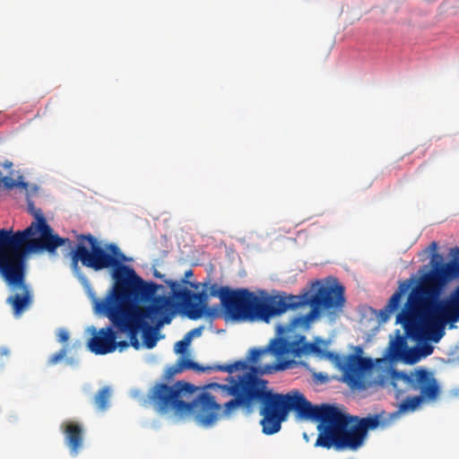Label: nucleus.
<instances>
[{
	"mask_svg": "<svg viewBox=\"0 0 459 459\" xmlns=\"http://www.w3.org/2000/svg\"><path fill=\"white\" fill-rule=\"evenodd\" d=\"M276 326L277 336L272 339L264 348L252 349L247 359L238 360L227 365H214L207 369L232 374L237 370L245 371L241 375L227 377L229 384L212 383L208 387L220 391L224 397L232 398L223 403L222 415L230 418L239 408L250 409L255 403L260 404V424L265 435H273L280 431L281 423L286 420L290 411H294L305 399L298 390L287 394L274 393L268 386V381L260 376L284 370L293 364L289 352L280 354L281 343H287L284 335L280 334Z\"/></svg>",
	"mask_w": 459,
	"mask_h": 459,
	"instance_id": "nucleus-1",
	"label": "nucleus"
},
{
	"mask_svg": "<svg viewBox=\"0 0 459 459\" xmlns=\"http://www.w3.org/2000/svg\"><path fill=\"white\" fill-rule=\"evenodd\" d=\"M454 259L447 264H437L432 272L425 273L396 316L406 335L417 342H437L445 334L446 325L459 319V315L444 300H439L442 289L459 278V247L451 249Z\"/></svg>",
	"mask_w": 459,
	"mask_h": 459,
	"instance_id": "nucleus-2",
	"label": "nucleus"
},
{
	"mask_svg": "<svg viewBox=\"0 0 459 459\" xmlns=\"http://www.w3.org/2000/svg\"><path fill=\"white\" fill-rule=\"evenodd\" d=\"M137 290L120 291L111 299L95 301L97 313L107 316L118 331L126 333L132 346L138 350L141 344L138 335L146 321L158 325L169 324L174 305L170 298L157 296L158 285L147 282L141 277Z\"/></svg>",
	"mask_w": 459,
	"mask_h": 459,
	"instance_id": "nucleus-3",
	"label": "nucleus"
},
{
	"mask_svg": "<svg viewBox=\"0 0 459 459\" xmlns=\"http://www.w3.org/2000/svg\"><path fill=\"white\" fill-rule=\"evenodd\" d=\"M77 241L72 252V264L74 267L81 262L82 266L95 272L111 269L114 283L103 299H114L120 291L137 290L140 276L133 267L125 264L129 258L116 244L111 243L102 247L91 234H81Z\"/></svg>",
	"mask_w": 459,
	"mask_h": 459,
	"instance_id": "nucleus-4",
	"label": "nucleus"
},
{
	"mask_svg": "<svg viewBox=\"0 0 459 459\" xmlns=\"http://www.w3.org/2000/svg\"><path fill=\"white\" fill-rule=\"evenodd\" d=\"M294 411L301 419L319 422V433L315 446L356 451L364 444L366 438L358 425L355 423L350 426L352 417L342 412L333 405H313L305 399Z\"/></svg>",
	"mask_w": 459,
	"mask_h": 459,
	"instance_id": "nucleus-5",
	"label": "nucleus"
},
{
	"mask_svg": "<svg viewBox=\"0 0 459 459\" xmlns=\"http://www.w3.org/2000/svg\"><path fill=\"white\" fill-rule=\"evenodd\" d=\"M317 289L315 294L305 292L299 296L294 295H272L270 320L285 313L288 309H295L299 307L309 305L310 312L305 316L291 317L287 325H279L278 333L282 334L290 332L298 325H307L315 318L321 311H328L330 314L342 311L344 304V287L339 283L335 285L314 283Z\"/></svg>",
	"mask_w": 459,
	"mask_h": 459,
	"instance_id": "nucleus-6",
	"label": "nucleus"
},
{
	"mask_svg": "<svg viewBox=\"0 0 459 459\" xmlns=\"http://www.w3.org/2000/svg\"><path fill=\"white\" fill-rule=\"evenodd\" d=\"M193 385L178 381L173 385L157 384L152 388L150 398L160 411L174 409L177 411H191L197 408L196 420L204 427L212 425L219 418L223 417V405L216 402L215 397L208 392L201 393L194 402H185L182 397L192 394ZM224 418H226L224 416Z\"/></svg>",
	"mask_w": 459,
	"mask_h": 459,
	"instance_id": "nucleus-7",
	"label": "nucleus"
},
{
	"mask_svg": "<svg viewBox=\"0 0 459 459\" xmlns=\"http://www.w3.org/2000/svg\"><path fill=\"white\" fill-rule=\"evenodd\" d=\"M209 295L220 298L226 316L232 320L270 322L272 295L258 297L247 289L231 290L217 283L210 285Z\"/></svg>",
	"mask_w": 459,
	"mask_h": 459,
	"instance_id": "nucleus-8",
	"label": "nucleus"
},
{
	"mask_svg": "<svg viewBox=\"0 0 459 459\" xmlns=\"http://www.w3.org/2000/svg\"><path fill=\"white\" fill-rule=\"evenodd\" d=\"M2 277L11 295L6 303L15 316H20L31 303L32 297L26 283V256L2 255Z\"/></svg>",
	"mask_w": 459,
	"mask_h": 459,
	"instance_id": "nucleus-9",
	"label": "nucleus"
},
{
	"mask_svg": "<svg viewBox=\"0 0 459 459\" xmlns=\"http://www.w3.org/2000/svg\"><path fill=\"white\" fill-rule=\"evenodd\" d=\"M165 283L170 288L174 299L180 303L190 319L195 320L204 315L211 317L217 316L214 310L208 307L211 296L205 290L193 292L186 288H180L179 283L172 280L166 281Z\"/></svg>",
	"mask_w": 459,
	"mask_h": 459,
	"instance_id": "nucleus-10",
	"label": "nucleus"
},
{
	"mask_svg": "<svg viewBox=\"0 0 459 459\" xmlns=\"http://www.w3.org/2000/svg\"><path fill=\"white\" fill-rule=\"evenodd\" d=\"M28 212L35 218V221L31 222L29 228L39 233L37 240L32 243V247H46L47 252L53 254L56 248L67 245L72 247L73 242L68 238L59 237L55 234L52 228L48 224L46 218L39 208H36L33 201L30 199V194L26 195Z\"/></svg>",
	"mask_w": 459,
	"mask_h": 459,
	"instance_id": "nucleus-11",
	"label": "nucleus"
},
{
	"mask_svg": "<svg viewBox=\"0 0 459 459\" xmlns=\"http://www.w3.org/2000/svg\"><path fill=\"white\" fill-rule=\"evenodd\" d=\"M394 379L403 381L406 391L419 392V396L425 401H435L440 394V386L434 374L424 368L410 372H395Z\"/></svg>",
	"mask_w": 459,
	"mask_h": 459,
	"instance_id": "nucleus-12",
	"label": "nucleus"
},
{
	"mask_svg": "<svg viewBox=\"0 0 459 459\" xmlns=\"http://www.w3.org/2000/svg\"><path fill=\"white\" fill-rule=\"evenodd\" d=\"M36 235H39V233L29 227L16 233L10 230L2 229V255L26 256L29 253L47 251L46 247L34 248L32 247V243L38 238H33Z\"/></svg>",
	"mask_w": 459,
	"mask_h": 459,
	"instance_id": "nucleus-13",
	"label": "nucleus"
},
{
	"mask_svg": "<svg viewBox=\"0 0 459 459\" xmlns=\"http://www.w3.org/2000/svg\"><path fill=\"white\" fill-rule=\"evenodd\" d=\"M91 330L92 337L88 341V348L91 352L96 355H105L116 351L115 339H117V333L120 331L112 323L111 325L98 331L95 327H91Z\"/></svg>",
	"mask_w": 459,
	"mask_h": 459,
	"instance_id": "nucleus-14",
	"label": "nucleus"
},
{
	"mask_svg": "<svg viewBox=\"0 0 459 459\" xmlns=\"http://www.w3.org/2000/svg\"><path fill=\"white\" fill-rule=\"evenodd\" d=\"M60 429L65 436V443L68 446L71 455H78L83 446V426L74 420H66L61 424Z\"/></svg>",
	"mask_w": 459,
	"mask_h": 459,
	"instance_id": "nucleus-15",
	"label": "nucleus"
},
{
	"mask_svg": "<svg viewBox=\"0 0 459 459\" xmlns=\"http://www.w3.org/2000/svg\"><path fill=\"white\" fill-rule=\"evenodd\" d=\"M278 352H280V354L289 352L290 359L293 360V359L300 358L303 355L320 353L321 350L316 343L306 342L304 335H299L293 341L287 339V343H281Z\"/></svg>",
	"mask_w": 459,
	"mask_h": 459,
	"instance_id": "nucleus-16",
	"label": "nucleus"
},
{
	"mask_svg": "<svg viewBox=\"0 0 459 459\" xmlns=\"http://www.w3.org/2000/svg\"><path fill=\"white\" fill-rule=\"evenodd\" d=\"M406 333L401 334L400 330L395 331V337L390 341L388 354L393 360H402L407 349Z\"/></svg>",
	"mask_w": 459,
	"mask_h": 459,
	"instance_id": "nucleus-17",
	"label": "nucleus"
},
{
	"mask_svg": "<svg viewBox=\"0 0 459 459\" xmlns=\"http://www.w3.org/2000/svg\"><path fill=\"white\" fill-rule=\"evenodd\" d=\"M359 357L360 356L355 354H350L345 358L342 365V370L345 376L354 384L359 379Z\"/></svg>",
	"mask_w": 459,
	"mask_h": 459,
	"instance_id": "nucleus-18",
	"label": "nucleus"
},
{
	"mask_svg": "<svg viewBox=\"0 0 459 459\" xmlns=\"http://www.w3.org/2000/svg\"><path fill=\"white\" fill-rule=\"evenodd\" d=\"M79 348H81L80 342H76L73 343L72 345H70V344L64 345L62 347V349H60L57 352L52 354L48 358V364L50 366H54L64 359H65L66 364H68V365L74 364V362H75L74 359L73 358H67V355L69 352H71L72 350H76Z\"/></svg>",
	"mask_w": 459,
	"mask_h": 459,
	"instance_id": "nucleus-19",
	"label": "nucleus"
},
{
	"mask_svg": "<svg viewBox=\"0 0 459 459\" xmlns=\"http://www.w3.org/2000/svg\"><path fill=\"white\" fill-rule=\"evenodd\" d=\"M352 420L356 421V424L366 438L368 430L375 429L381 425V414H375L365 418L352 417Z\"/></svg>",
	"mask_w": 459,
	"mask_h": 459,
	"instance_id": "nucleus-20",
	"label": "nucleus"
},
{
	"mask_svg": "<svg viewBox=\"0 0 459 459\" xmlns=\"http://www.w3.org/2000/svg\"><path fill=\"white\" fill-rule=\"evenodd\" d=\"M2 185L9 190L14 187H21L25 190L28 188V183L24 182L23 176L13 170H11L9 175L2 177Z\"/></svg>",
	"mask_w": 459,
	"mask_h": 459,
	"instance_id": "nucleus-21",
	"label": "nucleus"
},
{
	"mask_svg": "<svg viewBox=\"0 0 459 459\" xmlns=\"http://www.w3.org/2000/svg\"><path fill=\"white\" fill-rule=\"evenodd\" d=\"M111 396V390L108 386H103L94 395L93 403L96 408L100 411H105L108 406V402Z\"/></svg>",
	"mask_w": 459,
	"mask_h": 459,
	"instance_id": "nucleus-22",
	"label": "nucleus"
},
{
	"mask_svg": "<svg viewBox=\"0 0 459 459\" xmlns=\"http://www.w3.org/2000/svg\"><path fill=\"white\" fill-rule=\"evenodd\" d=\"M140 332L143 333V345L147 349L154 348L158 342L156 329L150 326L148 321H146V325L141 329Z\"/></svg>",
	"mask_w": 459,
	"mask_h": 459,
	"instance_id": "nucleus-23",
	"label": "nucleus"
},
{
	"mask_svg": "<svg viewBox=\"0 0 459 459\" xmlns=\"http://www.w3.org/2000/svg\"><path fill=\"white\" fill-rule=\"evenodd\" d=\"M409 288L410 282L403 281L400 283L398 290L391 296L385 306L391 308V310H396L399 307L402 296L408 290Z\"/></svg>",
	"mask_w": 459,
	"mask_h": 459,
	"instance_id": "nucleus-24",
	"label": "nucleus"
},
{
	"mask_svg": "<svg viewBox=\"0 0 459 459\" xmlns=\"http://www.w3.org/2000/svg\"><path fill=\"white\" fill-rule=\"evenodd\" d=\"M425 400L419 395L408 396L399 405L400 412L416 411Z\"/></svg>",
	"mask_w": 459,
	"mask_h": 459,
	"instance_id": "nucleus-25",
	"label": "nucleus"
},
{
	"mask_svg": "<svg viewBox=\"0 0 459 459\" xmlns=\"http://www.w3.org/2000/svg\"><path fill=\"white\" fill-rule=\"evenodd\" d=\"M176 363L180 372L187 369H193L197 372H204L206 369L205 368L198 365L196 362L186 357H180Z\"/></svg>",
	"mask_w": 459,
	"mask_h": 459,
	"instance_id": "nucleus-26",
	"label": "nucleus"
},
{
	"mask_svg": "<svg viewBox=\"0 0 459 459\" xmlns=\"http://www.w3.org/2000/svg\"><path fill=\"white\" fill-rule=\"evenodd\" d=\"M437 247H438V245L436 241L431 242L430 245L429 246V250L430 252H432V255H431V259H430V263H429L430 266H431V270L429 272H432L436 266L437 267V264L440 265H445L449 263V262L443 263V256L437 252Z\"/></svg>",
	"mask_w": 459,
	"mask_h": 459,
	"instance_id": "nucleus-27",
	"label": "nucleus"
},
{
	"mask_svg": "<svg viewBox=\"0 0 459 459\" xmlns=\"http://www.w3.org/2000/svg\"><path fill=\"white\" fill-rule=\"evenodd\" d=\"M421 358L420 356V351L419 349H406L405 351V353H404V357L403 358L402 360L407 362V363H410V364H413L415 362H417Z\"/></svg>",
	"mask_w": 459,
	"mask_h": 459,
	"instance_id": "nucleus-28",
	"label": "nucleus"
},
{
	"mask_svg": "<svg viewBox=\"0 0 459 459\" xmlns=\"http://www.w3.org/2000/svg\"><path fill=\"white\" fill-rule=\"evenodd\" d=\"M190 342L191 340L189 339V337H186L185 335L182 340L176 342L174 347L175 352L178 354L184 353L186 351L187 347L189 346Z\"/></svg>",
	"mask_w": 459,
	"mask_h": 459,
	"instance_id": "nucleus-29",
	"label": "nucleus"
},
{
	"mask_svg": "<svg viewBox=\"0 0 459 459\" xmlns=\"http://www.w3.org/2000/svg\"><path fill=\"white\" fill-rule=\"evenodd\" d=\"M459 315V287L456 290L455 296L452 300H444Z\"/></svg>",
	"mask_w": 459,
	"mask_h": 459,
	"instance_id": "nucleus-30",
	"label": "nucleus"
},
{
	"mask_svg": "<svg viewBox=\"0 0 459 459\" xmlns=\"http://www.w3.org/2000/svg\"><path fill=\"white\" fill-rule=\"evenodd\" d=\"M394 312V310H391V308L387 307V306H385L382 309L379 311V321L382 323L386 322L389 318L391 314Z\"/></svg>",
	"mask_w": 459,
	"mask_h": 459,
	"instance_id": "nucleus-31",
	"label": "nucleus"
},
{
	"mask_svg": "<svg viewBox=\"0 0 459 459\" xmlns=\"http://www.w3.org/2000/svg\"><path fill=\"white\" fill-rule=\"evenodd\" d=\"M178 373H180V370L176 363L167 368L164 377L167 380H169L170 378H172L174 376H176Z\"/></svg>",
	"mask_w": 459,
	"mask_h": 459,
	"instance_id": "nucleus-32",
	"label": "nucleus"
},
{
	"mask_svg": "<svg viewBox=\"0 0 459 459\" xmlns=\"http://www.w3.org/2000/svg\"><path fill=\"white\" fill-rule=\"evenodd\" d=\"M372 367V361L370 359L359 357V371L367 370Z\"/></svg>",
	"mask_w": 459,
	"mask_h": 459,
	"instance_id": "nucleus-33",
	"label": "nucleus"
},
{
	"mask_svg": "<svg viewBox=\"0 0 459 459\" xmlns=\"http://www.w3.org/2000/svg\"><path fill=\"white\" fill-rule=\"evenodd\" d=\"M115 345L116 350L118 349L120 351H123L125 349L128 348L131 344V340L129 339V342L127 341H117V339H115Z\"/></svg>",
	"mask_w": 459,
	"mask_h": 459,
	"instance_id": "nucleus-34",
	"label": "nucleus"
},
{
	"mask_svg": "<svg viewBox=\"0 0 459 459\" xmlns=\"http://www.w3.org/2000/svg\"><path fill=\"white\" fill-rule=\"evenodd\" d=\"M419 351L421 357H426L433 352V347L430 344H424Z\"/></svg>",
	"mask_w": 459,
	"mask_h": 459,
	"instance_id": "nucleus-35",
	"label": "nucleus"
},
{
	"mask_svg": "<svg viewBox=\"0 0 459 459\" xmlns=\"http://www.w3.org/2000/svg\"><path fill=\"white\" fill-rule=\"evenodd\" d=\"M69 339V333L65 330V329H61L59 330L58 333H57V340L59 342H66Z\"/></svg>",
	"mask_w": 459,
	"mask_h": 459,
	"instance_id": "nucleus-36",
	"label": "nucleus"
},
{
	"mask_svg": "<svg viewBox=\"0 0 459 459\" xmlns=\"http://www.w3.org/2000/svg\"><path fill=\"white\" fill-rule=\"evenodd\" d=\"M203 327H196L189 331L186 336L189 337V339L192 341V339L195 336H200L202 334Z\"/></svg>",
	"mask_w": 459,
	"mask_h": 459,
	"instance_id": "nucleus-37",
	"label": "nucleus"
},
{
	"mask_svg": "<svg viewBox=\"0 0 459 459\" xmlns=\"http://www.w3.org/2000/svg\"><path fill=\"white\" fill-rule=\"evenodd\" d=\"M193 276V271L191 269L185 272L184 278L181 280L182 283L187 284L189 281H187L188 278Z\"/></svg>",
	"mask_w": 459,
	"mask_h": 459,
	"instance_id": "nucleus-38",
	"label": "nucleus"
},
{
	"mask_svg": "<svg viewBox=\"0 0 459 459\" xmlns=\"http://www.w3.org/2000/svg\"><path fill=\"white\" fill-rule=\"evenodd\" d=\"M187 284H188L190 287H192V288H194V289L197 290V289L199 288V286H200V284H201V283H199V282H191V281H189Z\"/></svg>",
	"mask_w": 459,
	"mask_h": 459,
	"instance_id": "nucleus-39",
	"label": "nucleus"
},
{
	"mask_svg": "<svg viewBox=\"0 0 459 459\" xmlns=\"http://www.w3.org/2000/svg\"><path fill=\"white\" fill-rule=\"evenodd\" d=\"M2 165L4 169H11L13 166V163L11 161L6 160Z\"/></svg>",
	"mask_w": 459,
	"mask_h": 459,
	"instance_id": "nucleus-40",
	"label": "nucleus"
},
{
	"mask_svg": "<svg viewBox=\"0 0 459 459\" xmlns=\"http://www.w3.org/2000/svg\"><path fill=\"white\" fill-rule=\"evenodd\" d=\"M202 285H203L204 288H207V287H208V285H209V283H208V282H204V283H203Z\"/></svg>",
	"mask_w": 459,
	"mask_h": 459,
	"instance_id": "nucleus-41",
	"label": "nucleus"
},
{
	"mask_svg": "<svg viewBox=\"0 0 459 459\" xmlns=\"http://www.w3.org/2000/svg\"><path fill=\"white\" fill-rule=\"evenodd\" d=\"M6 354H7V351L4 350H2V355H6Z\"/></svg>",
	"mask_w": 459,
	"mask_h": 459,
	"instance_id": "nucleus-42",
	"label": "nucleus"
},
{
	"mask_svg": "<svg viewBox=\"0 0 459 459\" xmlns=\"http://www.w3.org/2000/svg\"><path fill=\"white\" fill-rule=\"evenodd\" d=\"M33 190H34L35 192H37V191H38V187H37V186H34V187H33Z\"/></svg>",
	"mask_w": 459,
	"mask_h": 459,
	"instance_id": "nucleus-43",
	"label": "nucleus"
}]
</instances>
